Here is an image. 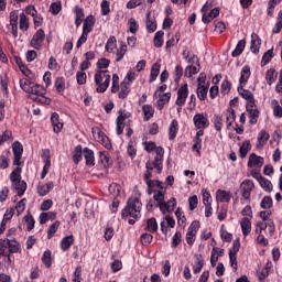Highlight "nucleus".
I'll list each match as a JSON object with an SVG mask.
<instances>
[{
  "instance_id": "f03ea898",
  "label": "nucleus",
  "mask_w": 282,
  "mask_h": 282,
  "mask_svg": "<svg viewBox=\"0 0 282 282\" xmlns=\"http://www.w3.org/2000/svg\"><path fill=\"white\" fill-rule=\"evenodd\" d=\"M142 193L137 187L133 189L131 197L128 199L126 207L121 212L122 219H140L142 213Z\"/></svg>"
},
{
  "instance_id": "6e6552de",
  "label": "nucleus",
  "mask_w": 282,
  "mask_h": 282,
  "mask_svg": "<svg viewBox=\"0 0 282 282\" xmlns=\"http://www.w3.org/2000/svg\"><path fill=\"white\" fill-rule=\"evenodd\" d=\"M187 63L189 64L195 63V65H188L185 68V76H187L188 78H192V76H195V74H199L200 66H199V59L197 58V56L193 55L187 59Z\"/></svg>"
},
{
  "instance_id": "4468645a",
  "label": "nucleus",
  "mask_w": 282,
  "mask_h": 282,
  "mask_svg": "<svg viewBox=\"0 0 282 282\" xmlns=\"http://www.w3.org/2000/svg\"><path fill=\"white\" fill-rule=\"evenodd\" d=\"M19 11H11L9 14L11 33L14 39L19 36Z\"/></svg>"
},
{
  "instance_id": "a878e982",
  "label": "nucleus",
  "mask_w": 282,
  "mask_h": 282,
  "mask_svg": "<svg viewBox=\"0 0 282 282\" xmlns=\"http://www.w3.org/2000/svg\"><path fill=\"white\" fill-rule=\"evenodd\" d=\"M145 28L150 34H153V32L158 30V22L155 21V18H151V13H147Z\"/></svg>"
},
{
  "instance_id": "f704fd0d",
  "label": "nucleus",
  "mask_w": 282,
  "mask_h": 282,
  "mask_svg": "<svg viewBox=\"0 0 282 282\" xmlns=\"http://www.w3.org/2000/svg\"><path fill=\"white\" fill-rule=\"evenodd\" d=\"M177 131H180V123L174 119L169 127V140H175L177 138Z\"/></svg>"
},
{
  "instance_id": "412c9836",
  "label": "nucleus",
  "mask_w": 282,
  "mask_h": 282,
  "mask_svg": "<svg viewBox=\"0 0 282 282\" xmlns=\"http://www.w3.org/2000/svg\"><path fill=\"white\" fill-rule=\"evenodd\" d=\"M251 74L252 73L250 72V67L248 65H245L241 68L240 78H239L240 87H246V85L248 84V80H250Z\"/></svg>"
},
{
  "instance_id": "dca6fc26",
  "label": "nucleus",
  "mask_w": 282,
  "mask_h": 282,
  "mask_svg": "<svg viewBox=\"0 0 282 282\" xmlns=\"http://www.w3.org/2000/svg\"><path fill=\"white\" fill-rule=\"evenodd\" d=\"M265 164L263 156H259L256 153L249 155L248 166L249 169H261Z\"/></svg>"
},
{
  "instance_id": "09e8293b",
  "label": "nucleus",
  "mask_w": 282,
  "mask_h": 282,
  "mask_svg": "<svg viewBox=\"0 0 282 282\" xmlns=\"http://www.w3.org/2000/svg\"><path fill=\"white\" fill-rule=\"evenodd\" d=\"M276 70L274 68L268 69L265 74L268 85H274V83H276Z\"/></svg>"
},
{
  "instance_id": "49530a36",
  "label": "nucleus",
  "mask_w": 282,
  "mask_h": 282,
  "mask_svg": "<svg viewBox=\"0 0 282 282\" xmlns=\"http://www.w3.org/2000/svg\"><path fill=\"white\" fill-rule=\"evenodd\" d=\"M130 87H131V84H128L127 82H122L120 85L119 98L121 99L127 98V96H129V91H131Z\"/></svg>"
},
{
  "instance_id": "052dcab7",
  "label": "nucleus",
  "mask_w": 282,
  "mask_h": 282,
  "mask_svg": "<svg viewBox=\"0 0 282 282\" xmlns=\"http://www.w3.org/2000/svg\"><path fill=\"white\" fill-rule=\"evenodd\" d=\"M258 183L260 184L261 188L267 191L268 193L272 192V182L270 180H267L265 177H261Z\"/></svg>"
},
{
  "instance_id": "de8ad7c7",
  "label": "nucleus",
  "mask_w": 282,
  "mask_h": 282,
  "mask_svg": "<svg viewBox=\"0 0 282 282\" xmlns=\"http://www.w3.org/2000/svg\"><path fill=\"white\" fill-rule=\"evenodd\" d=\"M142 112L144 116V120H151V118L155 113V109H153V106H151V105H143Z\"/></svg>"
},
{
  "instance_id": "7ed1b4c3",
  "label": "nucleus",
  "mask_w": 282,
  "mask_h": 282,
  "mask_svg": "<svg viewBox=\"0 0 282 282\" xmlns=\"http://www.w3.org/2000/svg\"><path fill=\"white\" fill-rule=\"evenodd\" d=\"M17 167L9 175V180L11 182V187L13 191H17L19 197L25 194L28 191V183L21 180V173H23V169L21 165H15Z\"/></svg>"
},
{
  "instance_id": "4d7b16f0",
  "label": "nucleus",
  "mask_w": 282,
  "mask_h": 282,
  "mask_svg": "<svg viewBox=\"0 0 282 282\" xmlns=\"http://www.w3.org/2000/svg\"><path fill=\"white\" fill-rule=\"evenodd\" d=\"M145 230L148 232H158V220L155 218L148 219Z\"/></svg>"
},
{
  "instance_id": "603ef678",
  "label": "nucleus",
  "mask_w": 282,
  "mask_h": 282,
  "mask_svg": "<svg viewBox=\"0 0 282 282\" xmlns=\"http://www.w3.org/2000/svg\"><path fill=\"white\" fill-rule=\"evenodd\" d=\"M58 228H61V221L56 220L47 229V239H52L58 231Z\"/></svg>"
},
{
  "instance_id": "c756f323",
  "label": "nucleus",
  "mask_w": 282,
  "mask_h": 282,
  "mask_svg": "<svg viewBox=\"0 0 282 282\" xmlns=\"http://www.w3.org/2000/svg\"><path fill=\"white\" fill-rule=\"evenodd\" d=\"M170 100H171V93H165L162 95L159 94V100L156 101V109H159V111H162L164 109V105H167Z\"/></svg>"
},
{
  "instance_id": "680f3d73",
  "label": "nucleus",
  "mask_w": 282,
  "mask_h": 282,
  "mask_svg": "<svg viewBox=\"0 0 282 282\" xmlns=\"http://www.w3.org/2000/svg\"><path fill=\"white\" fill-rule=\"evenodd\" d=\"M272 58H274V51L268 50L262 56V61H261L262 67L268 65V63H270V61H272Z\"/></svg>"
},
{
  "instance_id": "9d476101",
  "label": "nucleus",
  "mask_w": 282,
  "mask_h": 282,
  "mask_svg": "<svg viewBox=\"0 0 282 282\" xmlns=\"http://www.w3.org/2000/svg\"><path fill=\"white\" fill-rule=\"evenodd\" d=\"M194 127L196 129H208L210 122L208 121V115L198 112L193 117Z\"/></svg>"
},
{
  "instance_id": "4be33fe9",
  "label": "nucleus",
  "mask_w": 282,
  "mask_h": 282,
  "mask_svg": "<svg viewBox=\"0 0 282 282\" xmlns=\"http://www.w3.org/2000/svg\"><path fill=\"white\" fill-rule=\"evenodd\" d=\"M51 122L54 133H61V131H63V121H61V117L58 116V113H52Z\"/></svg>"
},
{
  "instance_id": "3c124183",
  "label": "nucleus",
  "mask_w": 282,
  "mask_h": 282,
  "mask_svg": "<svg viewBox=\"0 0 282 282\" xmlns=\"http://www.w3.org/2000/svg\"><path fill=\"white\" fill-rule=\"evenodd\" d=\"M10 166V156L9 153H2L0 154V169L2 171H6V169H8Z\"/></svg>"
},
{
  "instance_id": "864d4df0",
  "label": "nucleus",
  "mask_w": 282,
  "mask_h": 282,
  "mask_svg": "<svg viewBox=\"0 0 282 282\" xmlns=\"http://www.w3.org/2000/svg\"><path fill=\"white\" fill-rule=\"evenodd\" d=\"M271 106H272V109H273V116L275 118H282V108H281V105H279V100L273 99L271 101Z\"/></svg>"
},
{
  "instance_id": "423d86ee",
  "label": "nucleus",
  "mask_w": 282,
  "mask_h": 282,
  "mask_svg": "<svg viewBox=\"0 0 282 282\" xmlns=\"http://www.w3.org/2000/svg\"><path fill=\"white\" fill-rule=\"evenodd\" d=\"M93 138L99 142V144H102L105 149L111 150V141L109 140V137L100 130V128L95 127L91 129Z\"/></svg>"
},
{
  "instance_id": "473e14b6",
  "label": "nucleus",
  "mask_w": 282,
  "mask_h": 282,
  "mask_svg": "<svg viewBox=\"0 0 282 282\" xmlns=\"http://www.w3.org/2000/svg\"><path fill=\"white\" fill-rule=\"evenodd\" d=\"M84 158L86 160L87 166H95L96 165V159L94 156V152L89 148H85L83 150Z\"/></svg>"
},
{
  "instance_id": "79ce46f5",
  "label": "nucleus",
  "mask_w": 282,
  "mask_h": 282,
  "mask_svg": "<svg viewBox=\"0 0 282 282\" xmlns=\"http://www.w3.org/2000/svg\"><path fill=\"white\" fill-rule=\"evenodd\" d=\"M162 65L160 63H154L151 67L150 72V83H154V80H158V76H160V69Z\"/></svg>"
},
{
  "instance_id": "e2e57ef3",
  "label": "nucleus",
  "mask_w": 282,
  "mask_h": 282,
  "mask_svg": "<svg viewBox=\"0 0 282 282\" xmlns=\"http://www.w3.org/2000/svg\"><path fill=\"white\" fill-rule=\"evenodd\" d=\"M54 85L58 94L65 91V77H57Z\"/></svg>"
},
{
  "instance_id": "8fccbe9b",
  "label": "nucleus",
  "mask_w": 282,
  "mask_h": 282,
  "mask_svg": "<svg viewBox=\"0 0 282 282\" xmlns=\"http://www.w3.org/2000/svg\"><path fill=\"white\" fill-rule=\"evenodd\" d=\"M154 47H162L164 45V31H158L154 35Z\"/></svg>"
},
{
  "instance_id": "20e7f679",
  "label": "nucleus",
  "mask_w": 282,
  "mask_h": 282,
  "mask_svg": "<svg viewBox=\"0 0 282 282\" xmlns=\"http://www.w3.org/2000/svg\"><path fill=\"white\" fill-rule=\"evenodd\" d=\"M94 80L97 94H105L109 89L111 75H109V70H96Z\"/></svg>"
},
{
  "instance_id": "58836bf2",
  "label": "nucleus",
  "mask_w": 282,
  "mask_h": 282,
  "mask_svg": "<svg viewBox=\"0 0 282 282\" xmlns=\"http://www.w3.org/2000/svg\"><path fill=\"white\" fill-rule=\"evenodd\" d=\"M238 91H239L240 96L245 100H247V105H250L251 102H256L254 96L252 95V93L250 90H246V89H243V87L239 86Z\"/></svg>"
},
{
  "instance_id": "aec40b11",
  "label": "nucleus",
  "mask_w": 282,
  "mask_h": 282,
  "mask_svg": "<svg viewBox=\"0 0 282 282\" xmlns=\"http://www.w3.org/2000/svg\"><path fill=\"white\" fill-rule=\"evenodd\" d=\"M240 227L243 237H248V235L252 232V219L243 217L242 219H240Z\"/></svg>"
},
{
  "instance_id": "bb28decb",
  "label": "nucleus",
  "mask_w": 282,
  "mask_h": 282,
  "mask_svg": "<svg viewBox=\"0 0 282 282\" xmlns=\"http://www.w3.org/2000/svg\"><path fill=\"white\" fill-rule=\"evenodd\" d=\"M259 50H261V37L257 33H252L250 51L252 54H257Z\"/></svg>"
},
{
  "instance_id": "6e6d98bb",
  "label": "nucleus",
  "mask_w": 282,
  "mask_h": 282,
  "mask_svg": "<svg viewBox=\"0 0 282 282\" xmlns=\"http://www.w3.org/2000/svg\"><path fill=\"white\" fill-rule=\"evenodd\" d=\"M83 147L77 145L73 152V162H75V164H78L80 160H83Z\"/></svg>"
},
{
  "instance_id": "2f4dec72",
  "label": "nucleus",
  "mask_w": 282,
  "mask_h": 282,
  "mask_svg": "<svg viewBox=\"0 0 282 282\" xmlns=\"http://www.w3.org/2000/svg\"><path fill=\"white\" fill-rule=\"evenodd\" d=\"M268 140H270V133L265 130H261L258 134V149H263V147L268 144Z\"/></svg>"
},
{
  "instance_id": "393cba45",
  "label": "nucleus",
  "mask_w": 282,
  "mask_h": 282,
  "mask_svg": "<svg viewBox=\"0 0 282 282\" xmlns=\"http://www.w3.org/2000/svg\"><path fill=\"white\" fill-rule=\"evenodd\" d=\"M194 257L195 260L194 263L192 264V270L194 274H199V272H202L204 268V258L202 257V254H195Z\"/></svg>"
},
{
  "instance_id": "e433bc0d",
  "label": "nucleus",
  "mask_w": 282,
  "mask_h": 282,
  "mask_svg": "<svg viewBox=\"0 0 282 282\" xmlns=\"http://www.w3.org/2000/svg\"><path fill=\"white\" fill-rule=\"evenodd\" d=\"M19 23V28L22 32H28V30H30V19H28V15H25V13H20Z\"/></svg>"
},
{
  "instance_id": "5fc2aeb1",
  "label": "nucleus",
  "mask_w": 282,
  "mask_h": 282,
  "mask_svg": "<svg viewBox=\"0 0 282 282\" xmlns=\"http://www.w3.org/2000/svg\"><path fill=\"white\" fill-rule=\"evenodd\" d=\"M116 36H110L106 43V52L113 53L116 47H118Z\"/></svg>"
},
{
  "instance_id": "ea45409f",
  "label": "nucleus",
  "mask_w": 282,
  "mask_h": 282,
  "mask_svg": "<svg viewBox=\"0 0 282 282\" xmlns=\"http://www.w3.org/2000/svg\"><path fill=\"white\" fill-rule=\"evenodd\" d=\"M246 50V40H240L235 50L231 52V56L234 58H237V56H241L243 54V51Z\"/></svg>"
},
{
  "instance_id": "69168bd1",
  "label": "nucleus",
  "mask_w": 282,
  "mask_h": 282,
  "mask_svg": "<svg viewBox=\"0 0 282 282\" xmlns=\"http://www.w3.org/2000/svg\"><path fill=\"white\" fill-rule=\"evenodd\" d=\"M124 54H127V44H121L120 47L117 50L116 53V61L120 63L122 58H124Z\"/></svg>"
},
{
  "instance_id": "a18cd8bd",
  "label": "nucleus",
  "mask_w": 282,
  "mask_h": 282,
  "mask_svg": "<svg viewBox=\"0 0 282 282\" xmlns=\"http://www.w3.org/2000/svg\"><path fill=\"white\" fill-rule=\"evenodd\" d=\"M23 224L25 225L26 230L30 232V230H34V225L36 224V221L34 220L32 214H28L23 218Z\"/></svg>"
},
{
  "instance_id": "a211bd4d",
  "label": "nucleus",
  "mask_w": 282,
  "mask_h": 282,
  "mask_svg": "<svg viewBox=\"0 0 282 282\" xmlns=\"http://www.w3.org/2000/svg\"><path fill=\"white\" fill-rule=\"evenodd\" d=\"M176 206H177V199L171 198L167 202L163 200V204H161L159 208L163 215H166V213H173Z\"/></svg>"
},
{
  "instance_id": "cd10ccee",
  "label": "nucleus",
  "mask_w": 282,
  "mask_h": 282,
  "mask_svg": "<svg viewBox=\"0 0 282 282\" xmlns=\"http://www.w3.org/2000/svg\"><path fill=\"white\" fill-rule=\"evenodd\" d=\"M74 246V236H66L59 242V248L63 252H67Z\"/></svg>"
},
{
  "instance_id": "0e129e2a",
  "label": "nucleus",
  "mask_w": 282,
  "mask_h": 282,
  "mask_svg": "<svg viewBox=\"0 0 282 282\" xmlns=\"http://www.w3.org/2000/svg\"><path fill=\"white\" fill-rule=\"evenodd\" d=\"M153 199L156 202L159 208L164 204V192L162 189H156V192H153Z\"/></svg>"
},
{
  "instance_id": "13d9d810",
  "label": "nucleus",
  "mask_w": 282,
  "mask_h": 282,
  "mask_svg": "<svg viewBox=\"0 0 282 282\" xmlns=\"http://www.w3.org/2000/svg\"><path fill=\"white\" fill-rule=\"evenodd\" d=\"M135 78H138V73H137L135 68H132L127 73V76L124 77L123 83L131 85V83H133V80H135Z\"/></svg>"
},
{
  "instance_id": "c9c22d12",
  "label": "nucleus",
  "mask_w": 282,
  "mask_h": 282,
  "mask_svg": "<svg viewBox=\"0 0 282 282\" xmlns=\"http://www.w3.org/2000/svg\"><path fill=\"white\" fill-rule=\"evenodd\" d=\"M225 118H226L227 129H230V127H232V122L237 120V115L235 113V109L228 108L225 112Z\"/></svg>"
},
{
  "instance_id": "ddd939ff",
  "label": "nucleus",
  "mask_w": 282,
  "mask_h": 282,
  "mask_svg": "<svg viewBox=\"0 0 282 282\" xmlns=\"http://www.w3.org/2000/svg\"><path fill=\"white\" fill-rule=\"evenodd\" d=\"M13 151V166H21V158H23V144L21 142L15 141L12 143Z\"/></svg>"
},
{
  "instance_id": "a19ab883",
  "label": "nucleus",
  "mask_w": 282,
  "mask_h": 282,
  "mask_svg": "<svg viewBox=\"0 0 282 282\" xmlns=\"http://www.w3.org/2000/svg\"><path fill=\"white\" fill-rule=\"evenodd\" d=\"M54 221L56 219V213L55 212H46L40 214V224L43 226V224H47V221Z\"/></svg>"
},
{
  "instance_id": "6ab92c4d",
  "label": "nucleus",
  "mask_w": 282,
  "mask_h": 282,
  "mask_svg": "<svg viewBox=\"0 0 282 282\" xmlns=\"http://www.w3.org/2000/svg\"><path fill=\"white\" fill-rule=\"evenodd\" d=\"M51 191H54V182L50 181L45 184L43 183L37 184V195L40 197H45V195H48Z\"/></svg>"
},
{
  "instance_id": "f257e3e1",
  "label": "nucleus",
  "mask_w": 282,
  "mask_h": 282,
  "mask_svg": "<svg viewBox=\"0 0 282 282\" xmlns=\"http://www.w3.org/2000/svg\"><path fill=\"white\" fill-rule=\"evenodd\" d=\"M19 85L22 91L30 94L32 100H35V102H40L41 105H50V102H52L50 98L45 97L47 90L42 85H39L28 78H21Z\"/></svg>"
},
{
  "instance_id": "39448f33",
  "label": "nucleus",
  "mask_w": 282,
  "mask_h": 282,
  "mask_svg": "<svg viewBox=\"0 0 282 282\" xmlns=\"http://www.w3.org/2000/svg\"><path fill=\"white\" fill-rule=\"evenodd\" d=\"M154 161H148L145 167L148 171H153L156 169L158 173H162V164H164V148L159 147L156 148Z\"/></svg>"
},
{
  "instance_id": "774afa93",
  "label": "nucleus",
  "mask_w": 282,
  "mask_h": 282,
  "mask_svg": "<svg viewBox=\"0 0 282 282\" xmlns=\"http://www.w3.org/2000/svg\"><path fill=\"white\" fill-rule=\"evenodd\" d=\"M272 205H273V202H272V197L270 196H264L260 203L261 208H263L264 210L272 208Z\"/></svg>"
},
{
  "instance_id": "c03bdc74",
  "label": "nucleus",
  "mask_w": 282,
  "mask_h": 282,
  "mask_svg": "<svg viewBox=\"0 0 282 282\" xmlns=\"http://www.w3.org/2000/svg\"><path fill=\"white\" fill-rule=\"evenodd\" d=\"M208 83L206 86H197L196 94L198 99L206 100V98H208Z\"/></svg>"
},
{
  "instance_id": "9b49d317",
  "label": "nucleus",
  "mask_w": 282,
  "mask_h": 282,
  "mask_svg": "<svg viewBox=\"0 0 282 282\" xmlns=\"http://www.w3.org/2000/svg\"><path fill=\"white\" fill-rule=\"evenodd\" d=\"M199 230V221L194 220L191 226L187 228L186 232V243L188 246H193L195 243V237H197V232Z\"/></svg>"
},
{
  "instance_id": "2eb2a0df",
  "label": "nucleus",
  "mask_w": 282,
  "mask_h": 282,
  "mask_svg": "<svg viewBox=\"0 0 282 282\" xmlns=\"http://www.w3.org/2000/svg\"><path fill=\"white\" fill-rule=\"evenodd\" d=\"M240 188L243 199H250V195L254 189V183L251 180H245L241 183Z\"/></svg>"
},
{
  "instance_id": "f8f14e48",
  "label": "nucleus",
  "mask_w": 282,
  "mask_h": 282,
  "mask_svg": "<svg viewBox=\"0 0 282 282\" xmlns=\"http://www.w3.org/2000/svg\"><path fill=\"white\" fill-rule=\"evenodd\" d=\"M188 98V84H183L177 90L176 107H184Z\"/></svg>"
},
{
  "instance_id": "f3484780",
  "label": "nucleus",
  "mask_w": 282,
  "mask_h": 282,
  "mask_svg": "<svg viewBox=\"0 0 282 282\" xmlns=\"http://www.w3.org/2000/svg\"><path fill=\"white\" fill-rule=\"evenodd\" d=\"M247 111L249 113L250 124H257V120L259 119V109L257 108V104L251 102L250 105H247Z\"/></svg>"
},
{
  "instance_id": "7c9ffc66",
  "label": "nucleus",
  "mask_w": 282,
  "mask_h": 282,
  "mask_svg": "<svg viewBox=\"0 0 282 282\" xmlns=\"http://www.w3.org/2000/svg\"><path fill=\"white\" fill-rule=\"evenodd\" d=\"M4 243L7 245L9 252H11L12 254L21 250V243H19V241H17L15 239L13 240L4 239Z\"/></svg>"
},
{
  "instance_id": "5701e85b",
  "label": "nucleus",
  "mask_w": 282,
  "mask_h": 282,
  "mask_svg": "<svg viewBox=\"0 0 282 282\" xmlns=\"http://www.w3.org/2000/svg\"><path fill=\"white\" fill-rule=\"evenodd\" d=\"M18 66L20 72H22L23 76L26 77L28 80H34L36 78V75L21 62V59H17Z\"/></svg>"
},
{
  "instance_id": "4c0bfd02",
  "label": "nucleus",
  "mask_w": 282,
  "mask_h": 282,
  "mask_svg": "<svg viewBox=\"0 0 282 282\" xmlns=\"http://www.w3.org/2000/svg\"><path fill=\"white\" fill-rule=\"evenodd\" d=\"M217 17H219V8H214L209 13H203V23H210Z\"/></svg>"
},
{
  "instance_id": "b1692460",
  "label": "nucleus",
  "mask_w": 282,
  "mask_h": 282,
  "mask_svg": "<svg viewBox=\"0 0 282 282\" xmlns=\"http://www.w3.org/2000/svg\"><path fill=\"white\" fill-rule=\"evenodd\" d=\"M147 186H148V195H153V193H155L156 191L164 189V186H162V183L160 181L148 180Z\"/></svg>"
},
{
  "instance_id": "1a4fd4ad",
  "label": "nucleus",
  "mask_w": 282,
  "mask_h": 282,
  "mask_svg": "<svg viewBox=\"0 0 282 282\" xmlns=\"http://www.w3.org/2000/svg\"><path fill=\"white\" fill-rule=\"evenodd\" d=\"M41 158L43 160L44 166L41 172V180H45L47 177V173H50V169L52 167V160L50 158V150H42Z\"/></svg>"
},
{
  "instance_id": "338daca9",
  "label": "nucleus",
  "mask_w": 282,
  "mask_h": 282,
  "mask_svg": "<svg viewBox=\"0 0 282 282\" xmlns=\"http://www.w3.org/2000/svg\"><path fill=\"white\" fill-rule=\"evenodd\" d=\"M250 149H252V147L250 145V141L243 142L239 150L240 158H242V159L246 158V155H248V152L250 151Z\"/></svg>"
},
{
  "instance_id": "c85d7f7f",
  "label": "nucleus",
  "mask_w": 282,
  "mask_h": 282,
  "mask_svg": "<svg viewBox=\"0 0 282 282\" xmlns=\"http://www.w3.org/2000/svg\"><path fill=\"white\" fill-rule=\"evenodd\" d=\"M216 199H217V202L228 204V202H230V199H232V194H230V192H228V191L218 189L216 192Z\"/></svg>"
},
{
  "instance_id": "0eeeda50",
  "label": "nucleus",
  "mask_w": 282,
  "mask_h": 282,
  "mask_svg": "<svg viewBox=\"0 0 282 282\" xmlns=\"http://www.w3.org/2000/svg\"><path fill=\"white\" fill-rule=\"evenodd\" d=\"M45 43V31L43 29H39L33 37L31 39L30 45L33 50L41 51L43 50V45Z\"/></svg>"
},
{
  "instance_id": "72a5a7b5",
  "label": "nucleus",
  "mask_w": 282,
  "mask_h": 282,
  "mask_svg": "<svg viewBox=\"0 0 282 282\" xmlns=\"http://www.w3.org/2000/svg\"><path fill=\"white\" fill-rule=\"evenodd\" d=\"M96 23V20L94 19V15H88L83 24V32L85 34H89L94 30V24Z\"/></svg>"
},
{
  "instance_id": "bf43d9fd",
  "label": "nucleus",
  "mask_w": 282,
  "mask_h": 282,
  "mask_svg": "<svg viewBox=\"0 0 282 282\" xmlns=\"http://www.w3.org/2000/svg\"><path fill=\"white\" fill-rule=\"evenodd\" d=\"M100 162L104 166H111V156H109V152H99Z\"/></svg>"
},
{
  "instance_id": "37998d69",
  "label": "nucleus",
  "mask_w": 282,
  "mask_h": 282,
  "mask_svg": "<svg viewBox=\"0 0 282 282\" xmlns=\"http://www.w3.org/2000/svg\"><path fill=\"white\" fill-rule=\"evenodd\" d=\"M166 226L169 228H175V219L171 216H165L164 221L161 223L162 232H166Z\"/></svg>"
}]
</instances>
